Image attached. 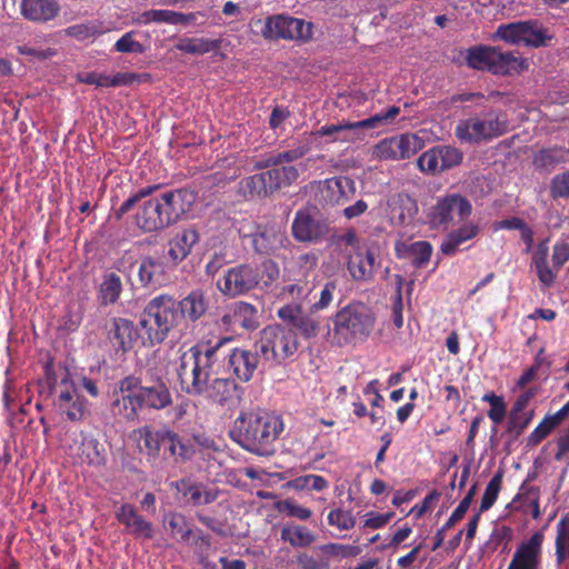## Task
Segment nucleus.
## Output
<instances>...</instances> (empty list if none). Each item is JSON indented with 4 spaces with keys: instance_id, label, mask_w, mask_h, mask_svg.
<instances>
[{
    "instance_id": "obj_62",
    "label": "nucleus",
    "mask_w": 569,
    "mask_h": 569,
    "mask_svg": "<svg viewBox=\"0 0 569 569\" xmlns=\"http://www.w3.org/2000/svg\"><path fill=\"white\" fill-rule=\"evenodd\" d=\"M66 34L79 40L84 41L93 38L98 30L94 24L91 23H80L70 26L64 30Z\"/></svg>"
},
{
    "instance_id": "obj_49",
    "label": "nucleus",
    "mask_w": 569,
    "mask_h": 569,
    "mask_svg": "<svg viewBox=\"0 0 569 569\" xmlns=\"http://www.w3.org/2000/svg\"><path fill=\"white\" fill-rule=\"evenodd\" d=\"M535 416L533 409L529 411L510 410L508 420V431L519 436L530 425Z\"/></svg>"
},
{
    "instance_id": "obj_11",
    "label": "nucleus",
    "mask_w": 569,
    "mask_h": 569,
    "mask_svg": "<svg viewBox=\"0 0 569 569\" xmlns=\"http://www.w3.org/2000/svg\"><path fill=\"white\" fill-rule=\"evenodd\" d=\"M260 24V34L266 40H289L306 43L312 39L313 24L301 18L280 13L267 17L264 20H257Z\"/></svg>"
},
{
    "instance_id": "obj_27",
    "label": "nucleus",
    "mask_w": 569,
    "mask_h": 569,
    "mask_svg": "<svg viewBox=\"0 0 569 569\" xmlns=\"http://www.w3.org/2000/svg\"><path fill=\"white\" fill-rule=\"evenodd\" d=\"M138 276L143 287L158 288L167 282L168 270L161 258L148 256L141 259Z\"/></svg>"
},
{
    "instance_id": "obj_42",
    "label": "nucleus",
    "mask_w": 569,
    "mask_h": 569,
    "mask_svg": "<svg viewBox=\"0 0 569 569\" xmlns=\"http://www.w3.org/2000/svg\"><path fill=\"white\" fill-rule=\"evenodd\" d=\"M495 47L476 46L468 49L466 54L467 64L477 70L490 72L491 62H493Z\"/></svg>"
},
{
    "instance_id": "obj_14",
    "label": "nucleus",
    "mask_w": 569,
    "mask_h": 569,
    "mask_svg": "<svg viewBox=\"0 0 569 569\" xmlns=\"http://www.w3.org/2000/svg\"><path fill=\"white\" fill-rule=\"evenodd\" d=\"M260 286L259 270L252 264L243 263L229 268L218 281L219 290L236 297Z\"/></svg>"
},
{
    "instance_id": "obj_21",
    "label": "nucleus",
    "mask_w": 569,
    "mask_h": 569,
    "mask_svg": "<svg viewBox=\"0 0 569 569\" xmlns=\"http://www.w3.org/2000/svg\"><path fill=\"white\" fill-rule=\"evenodd\" d=\"M221 323L233 331L237 328L253 330L259 326L258 310L248 302L236 301L227 307L221 317Z\"/></svg>"
},
{
    "instance_id": "obj_51",
    "label": "nucleus",
    "mask_w": 569,
    "mask_h": 569,
    "mask_svg": "<svg viewBox=\"0 0 569 569\" xmlns=\"http://www.w3.org/2000/svg\"><path fill=\"white\" fill-rule=\"evenodd\" d=\"M313 292V286L307 281H297L283 287L282 295L291 298L295 301H305L310 299Z\"/></svg>"
},
{
    "instance_id": "obj_13",
    "label": "nucleus",
    "mask_w": 569,
    "mask_h": 569,
    "mask_svg": "<svg viewBox=\"0 0 569 569\" xmlns=\"http://www.w3.org/2000/svg\"><path fill=\"white\" fill-rule=\"evenodd\" d=\"M471 211L472 206L466 197L459 193H449L439 198L430 208L428 219L431 227L447 229L455 217L465 220L471 214Z\"/></svg>"
},
{
    "instance_id": "obj_63",
    "label": "nucleus",
    "mask_w": 569,
    "mask_h": 569,
    "mask_svg": "<svg viewBox=\"0 0 569 569\" xmlns=\"http://www.w3.org/2000/svg\"><path fill=\"white\" fill-rule=\"evenodd\" d=\"M552 270H560L566 262L569 261V242L557 241L552 249Z\"/></svg>"
},
{
    "instance_id": "obj_26",
    "label": "nucleus",
    "mask_w": 569,
    "mask_h": 569,
    "mask_svg": "<svg viewBox=\"0 0 569 569\" xmlns=\"http://www.w3.org/2000/svg\"><path fill=\"white\" fill-rule=\"evenodd\" d=\"M395 252L398 259H410L415 268L421 269L430 261L433 248L428 241L398 240L395 244Z\"/></svg>"
},
{
    "instance_id": "obj_4",
    "label": "nucleus",
    "mask_w": 569,
    "mask_h": 569,
    "mask_svg": "<svg viewBox=\"0 0 569 569\" xmlns=\"http://www.w3.org/2000/svg\"><path fill=\"white\" fill-rule=\"evenodd\" d=\"M231 340L226 337L211 347L193 346L181 355L177 371L183 391L191 396L206 392L207 382L217 373L219 349Z\"/></svg>"
},
{
    "instance_id": "obj_41",
    "label": "nucleus",
    "mask_w": 569,
    "mask_h": 569,
    "mask_svg": "<svg viewBox=\"0 0 569 569\" xmlns=\"http://www.w3.org/2000/svg\"><path fill=\"white\" fill-rule=\"evenodd\" d=\"M220 47L219 40L206 38H181L176 44V49L190 54H204Z\"/></svg>"
},
{
    "instance_id": "obj_33",
    "label": "nucleus",
    "mask_w": 569,
    "mask_h": 569,
    "mask_svg": "<svg viewBox=\"0 0 569 569\" xmlns=\"http://www.w3.org/2000/svg\"><path fill=\"white\" fill-rule=\"evenodd\" d=\"M548 256V240H543L538 243L531 257V264L536 269L539 281L545 287H550L551 284H553L557 277V273L549 266Z\"/></svg>"
},
{
    "instance_id": "obj_58",
    "label": "nucleus",
    "mask_w": 569,
    "mask_h": 569,
    "mask_svg": "<svg viewBox=\"0 0 569 569\" xmlns=\"http://www.w3.org/2000/svg\"><path fill=\"white\" fill-rule=\"evenodd\" d=\"M292 327L297 329L305 338L309 339L318 335L319 322L309 315L302 312Z\"/></svg>"
},
{
    "instance_id": "obj_10",
    "label": "nucleus",
    "mask_w": 569,
    "mask_h": 569,
    "mask_svg": "<svg viewBox=\"0 0 569 569\" xmlns=\"http://www.w3.org/2000/svg\"><path fill=\"white\" fill-rule=\"evenodd\" d=\"M400 107L391 106L386 110L356 122H341L321 127L316 134L319 137H330L332 141H351L362 139L361 132L365 130L382 129L392 124L400 114Z\"/></svg>"
},
{
    "instance_id": "obj_61",
    "label": "nucleus",
    "mask_w": 569,
    "mask_h": 569,
    "mask_svg": "<svg viewBox=\"0 0 569 569\" xmlns=\"http://www.w3.org/2000/svg\"><path fill=\"white\" fill-rule=\"evenodd\" d=\"M171 486L178 491L183 492L193 505H201L202 490L198 485H191L188 480L181 479L173 482Z\"/></svg>"
},
{
    "instance_id": "obj_43",
    "label": "nucleus",
    "mask_w": 569,
    "mask_h": 569,
    "mask_svg": "<svg viewBox=\"0 0 569 569\" xmlns=\"http://www.w3.org/2000/svg\"><path fill=\"white\" fill-rule=\"evenodd\" d=\"M77 79L79 82L94 84L97 87H118L127 83L126 74L123 73L108 76L98 72H79Z\"/></svg>"
},
{
    "instance_id": "obj_16",
    "label": "nucleus",
    "mask_w": 569,
    "mask_h": 569,
    "mask_svg": "<svg viewBox=\"0 0 569 569\" xmlns=\"http://www.w3.org/2000/svg\"><path fill=\"white\" fill-rule=\"evenodd\" d=\"M422 148V140L411 133H405L381 140L373 150L379 160L409 159Z\"/></svg>"
},
{
    "instance_id": "obj_54",
    "label": "nucleus",
    "mask_w": 569,
    "mask_h": 569,
    "mask_svg": "<svg viewBox=\"0 0 569 569\" xmlns=\"http://www.w3.org/2000/svg\"><path fill=\"white\" fill-rule=\"evenodd\" d=\"M442 171L451 169L461 163L463 153L456 147L437 146Z\"/></svg>"
},
{
    "instance_id": "obj_22",
    "label": "nucleus",
    "mask_w": 569,
    "mask_h": 569,
    "mask_svg": "<svg viewBox=\"0 0 569 569\" xmlns=\"http://www.w3.org/2000/svg\"><path fill=\"white\" fill-rule=\"evenodd\" d=\"M70 455L78 459L81 465L90 467H102L107 462L104 446L91 435L81 432V441L70 447Z\"/></svg>"
},
{
    "instance_id": "obj_36",
    "label": "nucleus",
    "mask_w": 569,
    "mask_h": 569,
    "mask_svg": "<svg viewBox=\"0 0 569 569\" xmlns=\"http://www.w3.org/2000/svg\"><path fill=\"white\" fill-rule=\"evenodd\" d=\"M163 448L176 462L190 460L194 455L193 447L169 428L166 429Z\"/></svg>"
},
{
    "instance_id": "obj_9",
    "label": "nucleus",
    "mask_w": 569,
    "mask_h": 569,
    "mask_svg": "<svg viewBox=\"0 0 569 569\" xmlns=\"http://www.w3.org/2000/svg\"><path fill=\"white\" fill-rule=\"evenodd\" d=\"M507 130V120L499 110H490L461 119L456 126V137L462 142L488 141L503 134Z\"/></svg>"
},
{
    "instance_id": "obj_44",
    "label": "nucleus",
    "mask_w": 569,
    "mask_h": 569,
    "mask_svg": "<svg viewBox=\"0 0 569 569\" xmlns=\"http://www.w3.org/2000/svg\"><path fill=\"white\" fill-rule=\"evenodd\" d=\"M281 538L292 547L300 548L307 547L315 541L313 533L302 526L284 527L281 531Z\"/></svg>"
},
{
    "instance_id": "obj_31",
    "label": "nucleus",
    "mask_w": 569,
    "mask_h": 569,
    "mask_svg": "<svg viewBox=\"0 0 569 569\" xmlns=\"http://www.w3.org/2000/svg\"><path fill=\"white\" fill-rule=\"evenodd\" d=\"M199 241V234L194 229H184L178 233L170 242L168 257L172 266L181 262L191 251V248Z\"/></svg>"
},
{
    "instance_id": "obj_34",
    "label": "nucleus",
    "mask_w": 569,
    "mask_h": 569,
    "mask_svg": "<svg viewBox=\"0 0 569 569\" xmlns=\"http://www.w3.org/2000/svg\"><path fill=\"white\" fill-rule=\"evenodd\" d=\"M476 492H477V487H476V485H473L468 490L465 498L459 502L458 507L453 510V512L451 513L449 519L446 521V523L440 529L437 530L436 536H435V541L431 547L432 551H436L437 549H439L442 546V543L445 541L446 532L465 517L466 512L468 511V509L473 500Z\"/></svg>"
},
{
    "instance_id": "obj_15",
    "label": "nucleus",
    "mask_w": 569,
    "mask_h": 569,
    "mask_svg": "<svg viewBox=\"0 0 569 569\" xmlns=\"http://www.w3.org/2000/svg\"><path fill=\"white\" fill-rule=\"evenodd\" d=\"M291 230L293 238L300 242H318L329 234V223L319 214L300 209L295 214Z\"/></svg>"
},
{
    "instance_id": "obj_56",
    "label": "nucleus",
    "mask_w": 569,
    "mask_h": 569,
    "mask_svg": "<svg viewBox=\"0 0 569 569\" xmlns=\"http://www.w3.org/2000/svg\"><path fill=\"white\" fill-rule=\"evenodd\" d=\"M278 509L280 512L284 513L288 517H293L299 520H308L312 511L309 508L302 507L293 500L287 499L281 501L278 505Z\"/></svg>"
},
{
    "instance_id": "obj_59",
    "label": "nucleus",
    "mask_w": 569,
    "mask_h": 569,
    "mask_svg": "<svg viewBox=\"0 0 569 569\" xmlns=\"http://www.w3.org/2000/svg\"><path fill=\"white\" fill-rule=\"evenodd\" d=\"M550 196L553 199L569 198V170L552 178Z\"/></svg>"
},
{
    "instance_id": "obj_46",
    "label": "nucleus",
    "mask_w": 569,
    "mask_h": 569,
    "mask_svg": "<svg viewBox=\"0 0 569 569\" xmlns=\"http://www.w3.org/2000/svg\"><path fill=\"white\" fill-rule=\"evenodd\" d=\"M287 486L295 490H315L323 491L328 488L329 482L319 475H305L290 480Z\"/></svg>"
},
{
    "instance_id": "obj_19",
    "label": "nucleus",
    "mask_w": 569,
    "mask_h": 569,
    "mask_svg": "<svg viewBox=\"0 0 569 569\" xmlns=\"http://www.w3.org/2000/svg\"><path fill=\"white\" fill-rule=\"evenodd\" d=\"M228 371H230L239 380L247 382L252 377L254 371L262 370V358L258 355L256 346L252 349L236 348L228 355L227 361Z\"/></svg>"
},
{
    "instance_id": "obj_6",
    "label": "nucleus",
    "mask_w": 569,
    "mask_h": 569,
    "mask_svg": "<svg viewBox=\"0 0 569 569\" xmlns=\"http://www.w3.org/2000/svg\"><path fill=\"white\" fill-rule=\"evenodd\" d=\"M180 315L177 302L170 295H159L152 298L143 308L139 326L144 331L143 345L161 343L170 330L178 325Z\"/></svg>"
},
{
    "instance_id": "obj_1",
    "label": "nucleus",
    "mask_w": 569,
    "mask_h": 569,
    "mask_svg": "<svg viewBox=\"0 0 569 569\" xmlns=\"http://www.w3.org/2000/svg\"><path fill=\"white\" fill-rule=\"evenodd\" d=\"M158 186H147L130 196L114 212L117 220L133 208H138L134 214V223L143 232L162 230L176 223L188 212L196 200L193 192L179 189L162 193L160 197L150 198Z\"/></svg>"
},
{
    "instance_id": "obj_25",
    "label": "nucleus",
    "mask_w": 569,
    "mask_h": 569,
    "mask_svg": "<svg viewBox=\"0 0 569 569\" xmlns=\"http://www.w3.org/2000/svg\"><path fill=\"white\" fill-rule=\"evenodd\" d=\"M138 328L126 318H113L108 330V338L117 350L127 352L140 339Z\"/></svg>"
},
{
    "instance_id": "obj_28",
    "label": "nucleus",
    "mask_w": 569,
    "mask_h": 569,
    "mask_svg": "<svg viewBox=\"0 0 569 569\" xmlns=\"http://www.w3.org/2000/svg\"><path fill=\"white\" fill-rule=\"evenodd\" d=\"M377 266L376 254L369 249L366 251L357 250L348 261L349 273L356 281L371 280Z\"/></svg>"
},
{
    "instance_id": "obj_60",
    "label": "nucleus",
    "mask_w": 569,
    "mask_h": 569,
    "mask_svg": "<svg viewBox=\"0 0 569 569\" xmlns=\"http://www.w3.org/2000/svg\"><path fill=\"white\" fill-rule=\"evenodd\" d=\"M557 425L552 421V419L547 416L529 435L528 445L537 446L555 428Z\"/></svg>"
},
{
    "instance_id": "obj_20",
    "label": "nucleus",
    "mask_w": 569,
    "mask_h": 569,
    "mask_svg": "<svg viewBox=\"0 0 569 569\" xmlns=\"http://www.w3.org/2000/svg\"><path fill=\"white\" fill-rule=\"evenodd\" d=\"M543 535L535 532L516 549L507 569H540Z\"/></svg>"
},
{
    "instance_id": "obj_5",
    "label": "nucleus",
    "mask_w": 569,
    "mask_h": 569,
    "mask_svg": "<svg viewBox=\"0 0 569 569\" xmlns=\"http://www.w3.org/2000/svg\"><path fill=\"white\" fill-rule=\"evenodd\" d=\"M46 381L57 411L71 422H81L89 412L88 403L71 378L69 370L59 366H46Z\"/></svg>"
},
{
    "instance_id": "obj_39",
    "label": "nucleus",
    "mask_w": 569,
    "mask_h": 569,
    "mask_svg": "<svg viewBox=\"0 0 569 569\" xmlns=\"http://www.w3.org/2000/svg\"><path fill=\"white\" fill-rule=\"evenodd\" d=\"M239 190L246 199H261L270 196L263 172L242 179Z\"/></svg>"
},
{
    "instance_id": "obj_57",
    "label": "nucleus",
    "mask_w": 569,
    "mask_h": 569,
    "mask_svg": "<svg viewBox=\"0 0 569 569\" xmlns=\"http://www.w3.org/2000/svg\"><path fill=\"white\" fill-rule=\"evenodd\" d=\"M134 31L126 32L116 43L114 50L121 53H142L144 51L143 46L133 39Z\"/></svg>"
},
{
    "instance_id": "obj_50",
    "label": "nucleus",
    "mask_w": 569,
    "mask_h": 569,
    "mask_svg": "<svg viewBox=\"0 0 569 569\" xmlns=\"http://www.w3.org/2000/svg\"><path fill=\"white\" fill-rule=\"evenodd\" d=\"M502 472H497L488 482L480 503V511L489 510L496 502L501 489Z\"/></svg>"
},
{
    "instance_id": "obj_47",
    "label": "nucleus",
    "mask_w": 569,
    "mask_h": 569,
    "mask_svg": "<svg viewBox=\"0 0 569 569\" xmlns=\"http://www.w3.org/2000/svg\"><path fill=\"white\" fill-rule=\"evenodd\" d=\"M166 522L171 530L173 538L180 541H188L190 539L192 529L188 523L186 517L181 513H170Z\"/></svg>"
},
{
    "instance_id": "obj_35",
    "label": "nucleus",
    "mask_w": 569,
    "mask_h": 569,
    "mask_svg": "<svg viewBox=\"0 0 569 569\" xmlns=\"http://www.w3.org/2000/svg\"><path fill=\"white\" fill-rule=\"evenodd\" d=\"M269 193L272 194L276 191L289 187L299 177L298 169L293 166H284L269 169L263 172Z\"/></svg>"
},
{
    "instance_id": "obj_23",
    "label": "nucleus",
    "mask_w": 569,
    "mask_h": 569,
    "mask_svg": "<svg viewBox=\"0 0 569 569\" xmlns=\"http://www.w3.org/2000/svg\"><path fill=\"white\" fill-rule=\"evenodd\" d=\"M116 518L126 527L127 531L136 538H153L152 523L139 515L133 505L122 503L116 511Z\"/></svg>"
},
{
    "instance_id": "obj_52",
    "label": "nucleus",
    "mask_w": 569,
    "mask_h": 569,
    "mask_svg": "<svg viewBox=\"0 0 569 569\" xmlns=\"http://www.w3.org/2000/svg\"><path fill=\"white\" fill-rule=\"evenodd\" d=\"M418 167L421 171L427 173L435 174L442 172V167L440 163V157L437 147L429 149L419 157Z\"/></svg>"
},
{
    "instance_id": "obj_2",
    "label": "nucleus",
    "mask_w": 569,
    "mask_h": 569,
    "mask_svg": "<svg viewBox=\"0 0 569 569\" xmlns=\"http://www.w3.org/2000/svg\"><path fill=\"white\" fill-rule=\"evenodd\" d=\"M172 403L166 380L149 371L141 377L128 376L119 381V392L111 410L127 421H138L143 410H162Z\"/></svg>"
},
{
    "instance_id": "obj_17",
    "label": "nucleus",
    "mask_w": 569,
    "mask_h": 569,
    "mask_svg": "<svg viewBox=\"0 0 569 569\" xmlns=\"http://www.w3.org/2000/svg\"><path fill=\"white\" fill-rule=\"evenodd\" d=\"M243 392L244 389L236 383L234 380L211 377L210 381L207 382L206 392L201 396L222 407L233 409L241 403Z\"/></svg>"
},
{
    "instance_id": "obj_18",
    "label": "nucleus",
    "mask_w": 569,
    "mask_h": 569,
    "mask_svg": "<svg viewBox=\"0 0 569 569\" xmlns=\"http://www.w3.org/2000/svg\"><path fill=\"white\" fill-rule=\"evenodd\" d=\"M252 249L259 254H274L286 246L287 237L283 230L276 224H259L256 230L249 234Z\"/></svg>"
},
{
    "instance_id": "obj_12",
    "label": "nucleus",
    "mask_w": 569,
    "mask_h": 569,
    "mask_svg": "<svg viewBox=\"0 0 569 569\" xmlns=\"http://www.w3.org/2000/svg\"><path fill=\"white\" fill-rule=\"evenodd\" d=\"M495 37L511 44L522 43L535 48L546 46L551 40L548 30L535 20L500 24L496 30Z\"/></svg>"
},
{
    "instance_id": "obj_24",
    "label": "nucleus",
    "mask_w": 569,
    "mask_h": 569,
    "mask_svg": "<svg viewBox=\"0 0 569 569\" xmlns=\"http://www.w3.org/2000/svg\"><path fill=\"white\" fill-rule=\"evenodd\" d=\"M166 429L167 427L154 429L150 426L138 429L140 450L154 469H161L160 452L163 447Z\"/></svg>"
},
{
    "instance_id": "obj_30",
    "label": "nucleus",
    "mask_w": 569,
    "mask_h": 569,
    "mask_svg": "<svg viewBox=\"0 0 569 569\" xmlns=\"http://www.w3.org/2000/svg\"><path fill=\"white\" fill-rule=\"evenodd\" d=\"M177 307L180 318L184 317L194 322L204 316L209 302L202 289H194L180 300Z\"/></svg>"
},
{
    "instance_id": "obj_37",
    "label": "nucleus",
    "mask_w": 569,
    "mask_h": 569,
    "mask_svg": "<svg viewBox=\"0 0 569 569\" xmlns=\"http://www.w3.org/2000/svg\"><path fill=\"white\" fill-rule=\"evenodd\" d=\"M327 192L331 193L330 202L341 203L349 200L356 192V184L352 179L339 176L326 181Z\"/></svg>"
},
{
    "instance_id": "obj_40",
    "label": "nucleus",
    "mask_w": 569,
    "mask_h": 569,
    "mask_svg": "<svg viewBox=\"0 0 569 569\" xmlns=\"http://www.w3.org/2000/svg\"><path fill=\"white\" fill-rule=\"evenodd\" d=\"M122 291V282L114 272L107 273L99 288V300L102 306L113 305Z\"/></svg>"
},
{
    "instance_id": "obj_32",
    "label": "nucleus",
    "mask_w": 569,
    "mask_h": 569,
    "mask_svg": "<svg viewBox=\"0 0 569 569\" xmlns=\"http://www.w3.org/2000/svg\"><path fill=\"white\" fill-rule=\"evenodd\" d=\"M493 62L490 66V72L493 74H513L520 73L527 68L526 60L513 52H503L495 48Z\"/></svg>"
},
{
    "instance_id": "obj_38",
    "label": "nucleus",
    "mask_w": 569,
    "mask_h": 569,
    "mask_svg": "<svg viewBox=\"0 0 569 569\" xmlns=\"http://www.w3.org/2000/svg\"><path fill=\"white\" fill-rule=\"evenodd\" d=\"M567 161H569V149L558 146L539 150L532 160L537 168L547 170Z\"/></svg>"
},
{
    "instance_id": "obj_64",
    "label": "nucleus",
    "mask_w": 569,
    "mask_h": 569,
    "mask_svg": "<svg viewBox=\"0 0 569 569\" xmlns=\"http://www.w3.org/2000/svg\"><path fill=\"white\" fill-rule=\"evenodd\" d=\"M279 274L280 270L274 261H263L261 264V271H259L260 284H262V287H269L279 278Z\"/></svg>"
},
{
    "instance_id": "obj_29",
    "label": "nucleus",
    "mask_w": 569,
    "mask_h": 569,
    "mask_svg": "<svg viewBox=\"0 0 569 569\" xmlns=\"http://www.w3.org/2000/svg\"><path fill=\"white\" fill-rule=\"evenodd\" d=\"M20 8L26 19L36 22L52 20L60 11L57 0H22Z\"/></svg>"
},
{
    "instance_id": "obj_55",
    "label": "nucleus",
    "mask_w": 569,
    "mask_h": 569,
    "mask_svg": "<svg viewBox=\"0 0 569 569\" xmlns=\"http://www.w3.org/2000/svg\"><path fill=\"white\" fill-rule=\"evenodd\" d=\"M556 560L558 565L569 560V531L563 523H557Z\"/></svg>"
},
{
    "instance_id": "obj_48",
    "label": "nucleus",
    "mask_w": 569,
    "mask_h": 569,
    "mask_svg": "<svg viewBox=\"0 0 569 569\" xmlns=\"http://www.w3.org/2000/svg\"><path fill=\"white\" fill-rule=\"evenodd\" d=\"M327 520L329 526L335 527L340 531L350 530L356 525V518L352 515V511L345 510L342 508L332 509L328 513Z\"/></svg>"
},
{
    "instance_id": "obj_8",
    "label": "nucleus",
    "mask_w": 569,
    "mask_h": 569,
    "mask_svg": "<svg viewBox=\"0 0 569 569\" xmlns=\"http://www.w3.org/2000/svg\"><path fill=\"white\" fill-rule=\"evenodd\" d=\"M254 346L262 358V370H267L292 358L298 350V339L293 331L279 325L267 326Z\"/></svg>"
},
{
    "instance_id": "obj_45",
    "label": "nucleus",
    "mask_w": 569,
    "mask_h": 569,
    "mask_svg": "<svg viewBox=\"0 0 569 569\" xmlns=\"http://www.w3.org/2000/svg\"><path fill=\"white\" fill-rule=\"evenodd\" d=\"M337 290V282L335 280L326 282L319 293H315L309 299V311L311 313L327 309L335 297Z\"/></svg>"
},
{
    "instance_id": "obj_3",
    "label": "nucleus",
    "mask_w": 569,
    "mask_h": 569,
    "mask_svg": "<svg viewBox=\"0 0 569 569\" xmlns=\"http://www.w3.org/2000/svg\"><path fill=\"white\" fill-rule=\"evenodd\" d=\"M283 430L284 423L279 415L258 410L241 412L229 433L244 450L257 456H271Z\"/></svg>"
},
{
    "instance_id": "obj_53",
    "label": "nucleus",
    "mask_w": 569,
    "mask_h": 569,
    "mask_svg": "<svg viewBox=\"0 0 569 569\" xmlns=\"http://www.w3.org/2000/svg\"><path fill=\"white\" fill-rule=\"evenodd\" d=\"M482 401L490 405L488 417L492 420V422L496 425L502 422L506 416V403L503 398L495 395L493 392H488L483 395Z\"/></svg>"
},
{
    "instance_id": "obj_7",
    "label": "nucleus",
    "mask_w": 569,
    "mask_h": 569,
    "mask_svg": "<svg viewBox=\"0 0 569 569\" xmlns=\"http://www.w3.org/2000/svg\"><path fill=\"white\" fill-rule=\"evenodd\" d=\"M373 326L375 317L366 305L349 303L333 317V341L338 346H346L363 340L370 335Z\"/></svg>"
}]
</instances>
